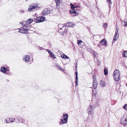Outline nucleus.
<instances>
[{
	"label": "nucleus",
	"mask_w": 127,
	"mask_h": 127,
	"mask_svg": "<svg viewBox=\"0 0 127 127\" xmlns=\"http://www.w3.org/2000/svg\"><path fill=\"white\" fill-rule=\"evenodd\" d=\"M83 43L82 41L81 40H78V44L80 47H82L83 46Z\"/></svg>",
	"instance_id": "18"
},
{
	"label": "nucleus",
	"mask_w": 127,
	"mask_h": 127,
	"mask_svg": "<svg viewBox=\"0 0 127 127\" xmlns=\"http://www.w3.org/2000/svg\"><path fill=\"white\" fill-rule=\"evenodd\" d=\"M45 17L43 16H39L37 17L34 20V21L36 23L42 22L45 20Z\"/></svg>",
	"instance_id": "5"
},
{
	"label": "nucleus",
	"mask_w": 127,
	"mask_h": 127,
	"mask_svg": "<svg viewBox=\"0 0 127 127\" xmlns=\"http://www.w3.org/2000/svg\"><path fill=\"white\" fill-rule=\"evenodd\" d=\"M119 30V27L118 26L116 25V26L115 33H118V31Z\"/></svg>",
	"instance_id": "29"
},
{
	"label": "nucleus",
	"mask_w": 127,
	"mask_h": 127,
	"mask_svg": "<svg viewBox=\"0 0 127 127\" xmlns=\"http://www.w3.org/2000/svg\"><path fill=\"white\" fill-rule=\"evenodd\" d=\"M46 50L48 52L49 54V55L50 57L52 58L55 59L56 58L55 55L53 53L51 52V51L49 50Z\"/></svg>",
	"instance_id": "11"
},
{
	"label": "nucleus",
	"mask_w": 127,
	"mask_h": 127,
	"mask_svg": "<svg viewBox=\"0 0 127 127\" xmlns=\"http://www.w3.org/2000/svg\"><path fill=\"white\" fill-rule=\"evenodd\" d=\"M118 33H115V34L114 36L113 41L114 40V41H115L117 39L118 37Z\"/></svg>",
	"instance_id": "21"
},
{
	"label": "nucleus",
	"mask_w": 127,
	"mask_h": 127,
	"mask_svg": "<svg viewBox=\"0 0 127 127\" xmlns=\"http://www.w3.org/2000/svg\"><path fill=\"white\" fill-rule=\"evenodd\" d=\"M100 85L102 87H105L106 86L105 83L102 80H101L100 82Z\"/></svg>",
	"instance_id": "23"
},
{
	"label": "nucleus",
	"mask_w": 127,
	"mask_h": 127,
	"mask_svg": "<svg viewBox=\"0 0 127 127\" xmlns=\"http://www.w3.org/2000/svg\"><path fill=\"white\" fill-rule=\"evenodd\" d=\"M28 29L27 28H26V29H25L23 27H22L19 30V32L21 33L27 34L28 33Z\"/></svg>",
	"instance_id": "7"
},
{
	"label": "nucleus",
	"mask_w": 127,
	"mask_h": 127,
	"mask_svg": "<svg viewBox=\"0 0 127 127\" xmlns=\"http://www.w3.org/2000/svg\"><path fill=\"white\" fill-rule=\"evenodd\" d=\"M56 66L59 69V70H60L63 71H64V68L61 67L60 65L57 64L56 65Z\"/></svg>",
	"instance_id": "22"
},
{
	"label": "nucleus",
	"mask_w": 127,
	"mask_h": 127,
	"mask_svg": "<svg viewBox=\"0 0 127 127\" xmlns=\"http://www.w3.org/2000/svg\"><path fill=\"white\" fill-rule=\"evenodd\" d=\"M8 68H6L4 66H2L0 68V71L3 73H5L7 71Z\"/></svg>",
	"instance_id": "15"
},
{
	"label": "nucleus",
	"mask_w": 127,
	"mask_h": 127,
	"mask_svg": "<svg viewBox=\"0 0 127 127\" xmlns=\"http://www.w3.org/2000/svg\"><path fill=\"white\" fill-rule=\"evenodd\" d=\"M26 1H27L28 0H26Z\"/></svg>",
	"instance_id": "40"
},
{
	"label": "nucleus",
	"mask_w": 127,
	"mask_h": 127,
	"mask_svg": "<svg viewBox=\"0 0 127 127\" xmlns=\"http://www.w3.org/2000/svg\"><path fill=\"white\" fill-rule=\"evenodd\" d=\"M96 93L97 91L95 90H93V94H94L95 95H95H96Z\"/></svg>",
	"instance_id": "33"
},
{
	"label": "nucleus",
	"mask_w": 127,
	"mask_h": 127,
	"mask_svg": "<svg viewBox=\"0 0 127 127\" xmlns=\"http://www.w3.org/2000/svg\"><path fill=\"white\" fill-rule=\"evenodd\" d=\"M121 123L125 126L127 125V115H124L121 119Z\"/></svg>",
	"instance_id": "3"
},
{
	"label": "nucleus",
	"mask_w": 127,
	"mask_h": 127,
	"mask_svg": "<svg viewBox=\"0 0 127 127\" xmlns=\"http://www.w3.org/2000/svg\"><path fill=\"white\" fill-rule=\"evenodd\" d=\"M104 74L105 75H107L108 74V70L107 68L105 67L104 69Z\"/></svg>",
	"instance_id": "27"
},
{
	"label": "nucleus",
	"mask_w": 127,
	"mask_h": 127,
	"mask_svg": "<svg viewBox=\"0 0 127 127\" xmlns=\"http://www.w3.org/2000/svg\"><path fill=\"white\" fill-rule=\"evenodd\" d=\"M38 7V4H32L30 5L28 9V10L29 11L31 12Z\"/></svg>",
	"instance_id": "2"
},
{
	"label": "nucleus",
	"mask_w": 127,
	"mask_h": 127,
	"mask_svg": "<svg viewBox=\"0 0 127 127\" xmlns=\"http://www.w3.org/2000/svg\"><path fill=\"white\" fill-rule=\"evenodd\" d=\"M107 26V23H104L103 25L104 28H106Z\"/></svg>",
	"instance_id": "34"
},
{
	"label": "nucleus",
	"mask_w": 127,
	"mask_h": 127,
	"mask_svg": "<svg viewBox=\"0 0 127 127\" xmlns=\"http://www.w3.org/2000/svg\"><path fill=\"white\" fill-rule=\"evenodd\" d=\"M92 106H90L87 109V111H88L89 114H90L91 113V112L92 110Z\"/></svg>",
	"instance_id": "20"
},
{
	"label": "nucleus",
	"mask_w": 127,
	"mask_h": 127,
	"mask_svg": "<svg viewBox=\"0 0 127 127\" xmlns=\"http://www.w3.org/2000/svg\"><path fill=\"white\" fill-rule=\"evenodd\" d=\"M65 25L67 27H73L74 24H73V23L70 22L66 23Z\"/></svg>",
	"instance_id": "13"
},
{
	"label": "nucleus",
	"mask_w": 127,
	"mask_h": 127,
	"mask_svg": "<svg viewBox=\"0 0 127 127\" xmlns=\"http://www.w3.org/2000/svg\"><path fill=\"white\" fill-rule=\"evenodd\" d=\"M126 85L127 86V83L126 84Z\"/></svg>",
	"instance_id": "39"
},
{
	"label": "nucleus",
	"mask_w": 127,
	"mask_h": 127,
	"mask_svg": "<svg viewBox=\"0 0 127 127\" xmlns=\"http://www.w3.org/2000/svg\"><path fill=\"white\" fill-rule=\"evenodd\" d=\"M64 28H65V27H64V26H63V27H62V28H61V27H60V30H62L63 29H64Z\"/></svg>",
	"instance_id": "36"
},
{
	"label": "nucleus",
	"mask_w": 127,
	"mask_h": 127,
	"mask_svg": "<svg viewBox=\"0 0 127 127\" xmlns=\"http://www.w3.org/2000/svg\"><path fill=\"white\" fill-rule=\"evenodd\" d=\"M63 119H61V122H60V125H61L62 124H65L66 123L67 121V118L68 117V114H66L63 115Z\"/></svg>",
	"instance_id": "4"
},
{
	"label": "nucleus",
	"mask_w": 127,
	"mask_h": 127,
	"mask_svg": "<svg viewBox=\"0 0 127 127\" xmlns=\"http://www.w3.org/2000/svg\"><path fill=\"white\" fill-rule=\"evenodd\" d=\"M76 3H74V5L72 4V3H71L70 4V6L71 7V9H75L74 8H77L78 7H79V6H78L76 5Z\"/></svg>",
	"instance_id": "17"
},
{
	"label": "nucleus",
	"mask_w": 127,
	"mask_h": 127,
	"mask_svg": "<svg viewBox=\"0 0 127 127\" xmlns=\"http://www.w3.org/2000/svg\"><path fill=\"white\" fill-rule=\"evenodd\" d=\"M75 74L76 75V77L75 78V85L76 86H77L78 84V73H77V70L75 72Z\"/></svg>",
	"instance_id": "19"
},
{
	"label": "nucleus",
	"mask_w": 127,
	"mask_h": 127,
	"mask_svg": "<svg viewBox=\"0 0 127 127\" xmlns=\"http://www.w3.org/2000/svg\"><path fill=\"white\" fill-rule=\"evenodd\" d=\"M94 57H96V56H95V55H94Z\"/></svg>",
	"instance_id": "38"
},
{
	"label": "nucleus",
	"mask_w": 127,
	"mask_h": 127,
	"mask_svg": "<svg viewBox=\"0 0 127 127\" xmlns=\"http://www.w3.org/2000/svg\"><path fill=\"white\" fill-rule=\"evenodd\" d=\"M6 122L8 123L10 122H15V119L14 118H7L6 119Z\"/></svg>",
	"instance_id": "14"
},
{
	"label": "nucleus",
	"mask_w": 127,
	"mask_h": 127,
	"mask_svg": "<svg viewBox=\"0 0 127 127\" xmlns=\"http://www.w3.org/2000/svg\"><path fill=\"white\" fill-rule=\"evenodd\" d=\"M61 57L64 59H68L69 58L64 54H63L61 55Z\"/></svg>",
	"instance_id": "24"
},
{
	"label": "nucleus",
	"mask_w": 127,
	"mask_h": 127,
	"mask_svg": "<svg viewBox=\"0 0 127 127\" xmlns=\"http://www.w3.org/2000/svg\"><path fill=\"white\" fill-rule=\"evenodd\" d=\"M56 4V7L57 8H59L60 7V4L62 3L61 0H55Z\"/></svg>",
	"instance_id": "10"
},
{
	"label": "nucleus",
	"mask_w": 127,
	"mask_h": 127,
	"mask_svg": "<svg viewBox=\"0 0 127 127\" xmlns=\"http://www.w3.org/2000/svg\"><path fill=\"white\" fill-rule=\"evenodd\" d=\"M123 25L125 27H126L127 26V21L125 22L124 21V22L123 23Z\"/></svg>",
	"instance_id": "31"
},
{
	"label": "nucleus",
	"mask_w": 127,
	"mask_h": 127,
	"mask_svg": "<svg viewBox=\"0 0 127 127\" xmlns=\"http://www.w3.org/2000/svg\"><path fill=\"white\" fill-rule=\"evenodd\" d=\"M76 6H79V7H78L77 8H76V10L77 11H79L81 9V7L80 6V4H79L78 5H76Z\"/></svg>",
	"instance_id": "28"
},
{
	"label": "nucleus",
	"mask_w": 127,
	"mask_h": 127,
	"mask_svg": "<svg viewBox=\"0 0 127 127\" xmlns=\"http://www.w3.org/2000/svg\"><path fill=\"white\" fill-rule=\"evenodd\" d=\"M33 21V20L31 18H30L27 21V23L28 24H29L32 23Z\"/></svg>",
	"instance_id": "26"
},
{
	"label": "nucleus",
	"mask_w": 127,
	"mask_h": 127,
	"mask_svg": "<svg viewBox=\"0 0 127 127\" xmlns=\"http://www.w3.org/2000/svg\"><path fill=\"white\" fill-rule=\"evenodd\" d=\"M50 11L49 8H45L42 12V14L43 15H46L49 14Z\"/></svg>",
	"instance_id": "9"
},
{
	"label": "nucleus",
	"mask_w": 127,
	"mask_h": 127,
	"mask_svg": "<svg viewBox=\"0 0 127 127\" xmlns=\"http://www.w3.org/2000/svg\"><path fill=\"white\" fill-rule=\"evenodd\" d=\"M107 2L109 4H110L111 3V0H107Z\"/></svg>",
	"instance_id": "35"
},
{
	"label": "nucleus",
	"mask_w": 127,
	"mask_h": 127,
	"mask_svg": "<svg viewBox=\"0 0 127 127\" xmlns=\"http://www.w3.org/2000/svg\"><path fill=\"white\" fill-rule=\"evenodd\" d=\"M24 61L26 62H28L30 61V56L27 55L25 56L24 58Z\"/></svg>",
	"instance_id": "16"
},
{
	"label": "nucleus",
	"mask_w": 127,
	"mask_h": 127,
	"mask_svg": "<svg viewBox=\"0 0 127 127\" xmlns=\"http://www.w3.org/2000/svg\"><path fill=\"white\" fill-rule=\"evenodd\" d=\"M70 14L73 16H77L78 14L75 9H71L70 10Z\"/></svg>",
	"instance_id": "8"
},
{
	"label": "nucleus",
	"mask_w": 127,
	"mask_h": 127,
	"mask_svg": "<svg viewBox=\"0 0 127 127\" xmlns=\"http://www.w3.org/2000/svg\"><path fill=\"white\" fill-rule=\"evenodd\" d=\"M22 26H27V25H28L27 23V21H24L22 22Z\"/></svg>",
	"instance_id": "25"
},
{
	"label": "nucleus",
	"mask_w": 127,
	"mask_h": 127,
	"mask_svg": "<svg viewBox=\"0 0 127 127\" xmlns=\"http://www.w3.org/2000/svg\"><path fill=\"white\" fill-rule=\"evenodd\" d=\"M100 43L101 45L105 46L107 45V41L105 38H103L100 41Z\"/></svg>",
	"instance_id": "12"
},
{
	"label": "nucleus",
	"mask_w": 127,
	"mask_h": 127,
	"mask_svg": "<svg viewBox=\"0 0 127 127\" xmlns=\"http://www.w3.org/2000/svg\"><path fill=\"white\" fill-rule=\"evenodd\" d=\"M123 56L125 57H127V51L123 53Z\"/></svg>",
	"instance_id": "30"
},
{
	"label": "nucleus",
	"mask_w": 127,
	"mask_h": 127,
	"mask_svg": "<svg viewBox=\"0 0 127 127\" xmlns=\"http://www.w3.org/2000/svg\"><path fill=\"white\" fill-rule=\"evenodd\" d=\"M123 108L125 110H127V104L123 106Z\"/></svg>",
	"instance_id": "32"
},
{
	"label": "nucleus",
	"mask_w": 127,
	"mask_h": 127,
	"mask_svg": "<svg viewBox=\"0 0 127 127\" xmlns=\"http://www.w3.org/2000/svg\"><path fill=\"white\" fill-rule=\"evenodd\" d=\"M113 75L114 80L116 81H118L120 78V73L119 70L116 69L114 71Z\"/></svg>",
	"instance_id": "1"
},
{
	"label": "nucleus",
	"mask_w": 127,
	"mask_h": 127,
	"mask_svg": "<svg viewBox=\"0 0 127 127\" xmlns=\"http://www.w3.org/2000/svg\"><path fill=\"white\" fill-rule=\"evenodd\" d=\"M61 25H62L61 24H59L58 25L59 27H60L61 26Z\"/></svg>",
	"instance_id": "37"
},
{
	"label": "nucleus",
	"mask_w": 127,
	"mask_h": 127,
	"mask_svg": "<svg viewBox=\"0 0 127 127\" xmlns=\"http://www.w3.org/2000/svg\"><path fill=\"white\" fill-rule=\"evenodd\" d=\"M93 78L94 82L93 87L94 89H95L97 87V83L96 79V76L95 74L93 75Z\"/></svg>",
	"instance_id": "6"
}]
</instances>
